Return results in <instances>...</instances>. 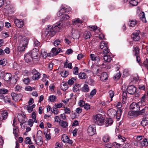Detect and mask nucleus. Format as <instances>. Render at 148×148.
<instances>
[{"mask_svg":"<svg viewBox=\"0 0 148 148\" xmlns=\"http://www.w3.org/2000/svg\"><path fill=\"white\" fill-rule=\"evenodd\" d=\"M60 22H59L53 25L52 27L48 26L43 35L47 39H50L55 35L56 32L60 31L61 29L60 27Z\"/></svg>","mask_w":148,"mask_h":148,"instance_id":"obj_1","label":"nucleus"},{"mask_svg":"<svg viewBox=\"0 0 148 148\" xmlns=\"http://www.w3.org/2000/svg\"><path fill=\"white\" fill-rule=\"evenodd\" d=\"M93 119L94 123L99 125H102L104 122V119L100 114L93 116Z\"/></svg>","mask_w":148,"mask_h":148,"instance_id":"obj_2","label":"nucleus"},{"mask_svg":"<svg viewBox=\"0 0 148 148\" xmlns=\"http://www.w3.org/2000/svg\"><path fill=\"white\" fill-rule=\"evenodd\" d=\"M18 40L19 42V44L27 46L29 40L25 36H22L21 35H19L18 37Z\"/></svg>","mask_w":148,"mask_h":148,"instance_id":"obj_3","label":"nucleus"},{"mask_svg":"<svg viewBox=\"0 0 148 148\" xmlns=\"http://www.w3.org/2000/svg\"><path fill=\"white\" fill-rule=\"evenodd\" d=\"M136 90V88L133 85H131L128 86L127 88V91L130 95L135 93Z\"/></svg>","mask_w":148,"mask_h":148,"instance_id":"obj_4","label":"nucleus"},{"mask_svg":"<svg viewBox=\"0 0 148 148\" xmlns=\"http://www.w3.org/2000/svg\"><path fill=\"white\" fill-rule=\"evenodd\" d=\"M95 127V126L94 125H91L88 127L87 132L90 136L92 135L95 133L96 132Z\"/></svg>","mask_w":148,"mask_h":148,"instance_id":"obj_5","label":"nucleus"},{"mask_svg":"<svg viewBox=\"0 0 148 148\" xmlns=\"http://www.w3.org/2000/svg\"><path fill=\"white\" fill-rule=\"evenodd\" d=\"M42 132L40 131H38L37 133V138L36 141H35L36 144L39 145H41L43 143V140L42 139L41 136L39 135V133H41Z\"/></svg>","mask_w":148,"mask_h":148,"instance_id":"obj_6","label":"nucleus"},{"mask_svg":"<svg viewBox=\"0 0 148 148\" xmlns=\"http://www.w3.org/2000/svg\"><path fill=\"white\" fill-rule=\"evenodd\" d=\"M62 140L64 143H67L69 144H72L73 141L71 140H70L67 136L66 135H63L61 138Z\"/></svg>","mask_w":148,"mask_h":148,"instance_id":"obj_7","label":"nucleus"},{"mask_svg":"<svg viewBox=\"0 0 148 148\" xmlns=\"http://www.w3.org/2000/svg\"><path fill=\"white\" fill-rule=\"evenodd\" d=\"M18 121L21 123L20 125L21 126H22L23 123L26 122V121L25 120L26 119L25 115L24 114H18Z\"/></svg>","mask_w":148,"mask_h":148,"instance_id":"obj_8","label":"nucleus"},{"mask_svg":"<svg viewBox=\"0 0 148 148\" xmlns=\"http://www.w3.org/2000/svg\"><path fill=\"white\" fill-rule=\"evenodd\" d=\"M1 74L3 78L6 81H8L11 79L12 75L11 73H3Z\"/></svg>","mask_w":148,"mask_h":148,"instance_id":"obj_9","label":"nucleus"},{"mask_svg":"<svg viewBox=\"0 0 148 148\" xmlns=\"http://www.w3.org/2000/svg\"><path fill=\"white\" fill-rule=\"evenodd\" d=\"M130 108L131 109H134V111H138L140 110V107L138 103H136L135 102H133L130 106Z\"/></svg>","mask_w":148,"mask_h":148,"instance_id":"obj_10","label":"nucleus"},{"mask_svg":"<svg viewBox=\"0 0 148 148\" xmlns=\"http://www.w3.org/2000/svg\"><path fill=\"white\" fill-rule=\"evenodd\" d=\"M14 23L18 28L22 27L24 25V22L22 20L16 19L14 20Z\"/></svg>","mask_w":148,"mask_h":148,"instance_id":"obj_11","label":"nucleus"},{"mask_svg":"<svg viewBox=\"0 0 148 148\" xmlns=\"http://www.w3.org/2000/svg\"><path fill=\"white\" fill-rule=\"evenodd\" d=\"M107 113L110 117L113 118L116 116V110L114 109L111 108L108 110Z\"/></svg>","mask_w":148,"mask_h":148,"instance_id":"obj_12","label":"nucleus"},{"mask_svg":"<svg viewBox=\"0 0 148 148\" xmlns=\"http://www.w3.org/2000/svg\"><path fill=\"white\" fill-rule=\"evenodd\" d=\"M138 115V112L135 111H130L128 113V116L130 118L136 117Z\"/></svg>","mask_w":148,"mask_h":148,"instance_id":"obj_13","label":"nucleus"},{"mask_svg":"<svg viewBox=\"0 0 148 148\" xmlns=\"http://www.w3.org/2000/svg\"><path fill=\"white\" fill-rule=\"evenodd\" d=\"M72 33V36L74 39H77L79 37L80 34L77 30H73Z\"/></svg>","mask_w":148,"mask_h":148,"instance_id":"obj_14","label":"nucleus"},{"mask_svg":"<svg viewBox=\"0 0 148 148\" xmlns=\"http://www.w3.org/2000/svg\"><path fill=\"white\" fill-rule=\"evenodd\" d=\"M33 73L35 72L32 77L33 80H36L38 79L40 77V73L39 72H37L35 69L33 70Z\"/></svg>","mask_w":148,"mask_h":148,"instance_id":"obj_15","label":"nucleus"},{"mask_svg":"<svg viewBox=\"0 0 148 148\" xmlns=\"http://www.w3.org/2000/svg\"><path fill=\"white\" fill-rule=\"evenodd\" d=\"M38 51L39 49H38L35 48L34 49L29 53L30 54V55L33 58H35V57L38 56Z\"/></svg>","mask_w":148,"mask_h":148,"instance_id":"obj_16","label":"nucleus"},{"mask_svg":"<svg viewBox=\"0 0 148 148\" xmlns=\"http://www.w3.org/2000/svg\"><path fill=\"white\" fill-rule=\"evenodd\" d=\"M8 112L6 110L3 111L0 116V121L5 120L8 117Z\"/></svg>","mask_w":148,"mask_h":148,"instance_id":"obj_17","label":"nucleus"},{"mask_svg":"<svg viewBox=\"0 0 148 148\" xmlns=\"http://www.w3.org/2000/svg\"><path fill=\"white\" fill-rule=\"evenodd\" d=\"M33 58L29 53L25 54L24 56V60L26 62H30L32 61Z\"/></svg>","mask_w":148,"mask_h":148,"instance_id":"obj_18","label":"nucleus"},{"mask_svg":"<svg viewBox=\"0 0 148 148\" xmlns=\"http://www.w3.org/2000/svg\"><path fill=\"white\" fill-rule=\"evenodd\" d=\"M11 95L12 97L13 100L15 101H17L19 100L21 97V94H17L14 92L12 93Z\"/></svg>","mask_w":148,"mask_h":148,"instance_id":"obj_19","label":"nucleus"},{"mask_svg":"<svg viewBox=\"0 0 148 148\" xmlns=\"http://www.w3.org/2000/svg\"><path fill=\"white\" fill-rule=\"evenodd\" d=\"M132 37L133 40L135 41H139L140 39L139 33L137 32L133 33L132 35Z\"/></svg>","mask_w":148,"mask_h":148,"instance_id":"obj_20","label":"nucleus"},{"mask_svg":"<svg viewBox=\"0 0 148 148\" xmlns=\"http://www.w3.org/2000/svg\"><path fill=\"white\" fill-rule=\"evenodd\" d=\"M90 58L92 60L96 61L97 62H99L100 60L99 56L96 54H91L90 55Z\"/></svg>","mask_w":148,"mask_h":148,"instance_id":"obj_21","label":"nucleus"},{"mask_svg":"<svg viewBox=\"0 0 148 148\" xmlns=\"http://www.w3.org/2000/svg\"><path fill=\"white\" fill-rule=\"evenodd\" d=\"M141 107H140V110H138L139 112H138L139 115L142 114L143 115H145L147 112H148V108L145 107L143 108L140 109Z\"/></svg>","mask_w":148,"mask_h":148,"instance_id":"obj_22","label":"nucleus"},{"mask_svg":"<svg viewBox=\"0 0 148 148\" xmlns=\"http://www.w3.org/2000/svg\"><path fill=\"white\" fill-rule=\"evenodd\" d=\"M68 11L66 10L65 8L64 7L63 5H62L60 10L57 13V15L59 16H61L63 15V13L67 12Z\"/></svg>","mask_w":148,"mask_h":148,"instance_id":"obj_23","label":"nucleus"},{"mask_svg":"<svg viewBox=\"0 0 148 148\" xmlns=\"http://www.w3.org/2000/svg\"><path fill=\"white\" fill-rule=\"evenodd\" d=\"M103 59L105 62H109L112 60V57L110 55H105L103 56Z\"/></svg>","mask_w":148,"mask_h":148,"instance_id":"obj_24","label":"nucleus"},{"mask_svg":"<svg viewBox=\"0 0 148 148\" xmlns=\"http://www.w3.org/2000/svg\"><path fill=\"white\" fill-rule=\"evenodd\" d=\"M140 142V144L141 147H143L144 146H147L148 144L147 139L146 138L143 139Z\"/></svg>","mask_w":148,"mask_h":148,"instance_id":"obj_25","label":"nucleus"},{"mask_svg":"<svg viewBox=\"0 0 148 148\" xmlns=\"http://www.w3.org/2000/svg\"><path fill=\"white\" fill-rule=\"evenodd\" d=\"M34 47H36L38 49L41 47L40 42L36 39L34 40Z\"/></svg>","mask_w":148,"mask_h":148,"instance_id":"obj_26","label":"nucleus"},{"mask_svg":"<svg viewBox=\"0 0 148 148\" xmlns=\"http://www.w3.org/2000/svg\"><path fill=\"white\" fill-rule=\"evenodd\" d=\"M84 38L86 39L89 38L91 36L90 32L89 31H85L83 34Z\"/></svg>","mask_w":148,"mask_h":148,"instance_id":"obj_27","label":"nucleus"},{"mask_svg":"<svg viewBox=\"0 0 148 148\" xmlns=\"http://www.w3.org/2000/svg\"><path fill=\"white\" fill-rule=\"evenodd\" d=\"M64 66L65 68H68L70 69L72 68V63H69L67 59L66 60L65 62L64 63Z\"/></svg>","mask_w":148,"mask_h":148,"instance_id":"obj_28","label":"nucleus"},{"mask_svg":"<svg viewBox=\"0 0 148 148\" xmlns=\"http://www.w3.org/2000/svg\"><path fill=\"white\" fill-rule=\"evenodd\" d=\"M113 123V120L111 118L107 119L105 122V125L106 127L110 126Z\"/></svg>","mask_w":148,"mask_h":148,"instance_id":"obj_29","label":"nucleus"},{"mask_svg":"<svg viewBox=\"0 0 148 148\" xmlns=\"http://www.w3.org/2000/svg\"><path fill=\"white\" fill-rule=\"evenodd\" d=\"M140 18L143 22L146 23L147 22L145 18V14L143 12H142L141 13H140Z\"/></svg>","mask_w":148,"mask_h":148,"instance_id":"obj_30","label":"nucleus"},{"mask_svg":"<svg viewBox=\"0 0 148 148\" xmlns=\"http://www.w3.org/2000/svg\"><path fill=\"white\" fill-rule=\"evenodd\" d=\"M59 124L62 127L64 128H66L68 126V123L62 120L60 121Z\"/></svg>","mask_w":148,"mask_h":148,"instance_id":"obj_31","label":"nucleus"},{"mask_svg":"<svg viewBox=\"0 0 148 148\" xmlns=\"http://www.w3.org/2000/svg\"><path fill=\"white\" fill-rule=\"evenodd\" d=\"M141 125L143 126H145L148 125V118H143L141 122Z\"/></svg>","mask_w":148,"mask_h":148,"instance_id":"obj_32","label":"nucleus"},{"mask_svg":"<svg viewBox=\"0 0 148 148\" xmlns=\"http://www.w3.org/2000/svg\"><path fill=\"white\" fill-rule=\"evenodd\" d=\"M82 91L85 92H87L89 91L88 86L86 84H84L82 88Z\"/></svg>","mask_w":148,"mask_h":148,"instance_id":"obj_33","label":"nucleus"},{"mask_svg":"<svg viewBox=\"0 0 148 148\" xmlns=\"http://www.w3.org/2000/svg\"><path fill=\"white\" fill-rule=\"evenodd\" d=\"M27 48V46L19 44V46L18 47V50L20 52L24 51L26 48Z\"/></svg>","mask_w":148,"mask_h":148,"instance_id":"obj_34","label":"nucleus"},{"mask_svg":"<svg viewBox=\"0 0 148 148\" xmlns=\"http://www.w3.org/2000/svg\"><path fill=\"white\" fill-rule=\"evenodd\" d=\"M50 53H47L46 51L42 50L41 51V55L45 59L47 56H51Z\"/></svg>","mask_w":148,"mask_h":148,"instance_id":"obj_35","label":"nucleus"},{"mask_svg":"<svg viewBox=\"0 0 148 148\" xmlns=\"http://www.w3.org/2000/svg\"><path fill=\"white\" fill-rule=\"evenodd\" d=\"M145 96H143L141 98L140 101L138 102V105L140 107V106H144L146 104V102L145 101Z\"/></svg>","mask_w":148,"mask_h":148,"instance_id":"obj_36","label":"nucleus"},{"mask_svg":"<svg viewBox=\"0 0 148 148\" xmlns=\"http://www.w3.org/2000/svg\"><path fill=\"white\" fill-rule=\"evenodd\" d=\"M108 76L106 73H103L100 77V79L101 80L104 81L107 79Z\"/></svg>","mask_w":148,"mask_h":148,"instance_id":"obj_37","label":"nucleus"},{"mask_svg":"<svg viewBox=\"0 0 148 148\" xmlns=\"http://www.w3.org/2000/svg\"><path fill=\"white\" fill-rule=\"evenodd\" d=\"M85 82L91 86H94L95 84L94 80L90 77L87 80H86Z\"/></svg>","mask_w":148,"mask_h":148,"instance_id":"obj_38","label":"nucleus"},{"mask_svg":"<svg viewBox=\"0 0 148 148\" xmlns=\"http://www.w3.org/2000/svg\"><path fill=\"white\" fill-rule=\"evenodd\" d=\"M81 86L80 84H76L73 87V90L74 92H76L77 91L79 90V88Z\"/></svg>","mask_w":148,"mask_h":148,"instance_id":"obj_39","label":"nucleus"},{"mask_svg":"<svg viewBox=\"0 0 148 148\" xmlns=\"http://www.w3.org/2000/svg\"><path fill=\"white\" fill-rule=\"evenodd\" d=\"M110 137L108 135L105 134L103 137V141L105 143H107L109 141Z\"/></svg>","mask_w":148,"mask_h":148,"instance_id":"obj_40","label":"nucleus"},{"mask_svg":"<svg viewBox=\"0 0 148 148\" xmlns=\"http://www.w3.org/2000/svg\"><path fill=\"white\" fill-rule=\"evenodd\" d=\"M1 98H3L4 99V101L6 103H10L11 102L10 99L8 96H6L5 97L2 95L1 96Z\"/></svg>","mask_w":148,"mask_h":148,"instance_id":"obj_41","label":"nucleus"},{"mask_svg":"<svg viewBox=\"0 0 148 148\" xmlns=\"http://www.w3.org/2000/svg\"><path fill=\"white\" fill-rule=\"evenodd\" d=\"M137 24V21L136 20H131L130 21L128 24L130 27H134Z\"/></svg>","mask_w":148,"mask_h":148,"instance_id":"obj_42","label":"nucleus"},{"mask_svg":"<svg viewBox=\"0 0 148 148\" xmlns=\"http://www.w3.org/2000/svg\"><path fill=\"white\" fill-rule=\"evenodd\" d=\"M70 16L67 14H64L62 15L60 18V21H62L69 19Z\"/></svg>","mask_w":148,"mask_h":148,"instance_id":"obj_43","label":"nucleus"},{"mask_svg":"<svg viewBox=\"0 0 148 148\" xmlns=\"http://www.w3.org/2000/svg\"><path fill=\"white\" fill-rule=\"evenodd\" d=\"M133 51L134 53V56H138L139 53V49L137 47H133Z\"/></svg>","mask_w":148,"mask_h":148,"instance_id":"obj_44","label":"nucleus"},{"mask_svg":"<svg viewBox=\"0 0 148 148\" xmlns=\"http://www.w3.org/2000/svg\"><path fill=\"white\" fill-rule=\"evenodd\" d=\"M107 44L105 41H102L100 44V47L101 49H103L104 47H107Z\"/></svg>","mask_w":148,"mask_h":148,"instance_id":"obj_45","label":"nucleus"},{"mask_svg":"<svg viewBox=\"0 0 148 148\" xmlns=\"http://www.w3.org/2000/svg\"><path fill=\"white\" fill-rule=\"evenodd\" d=\"M60 74L61 75L62 77H66L68 76L69 75V73L66 71H63L61 72Z\"/></svg>","mask_w":148,"mask_h":148,"instance_id":"obj_46","label":"nucleus"},{"mask_svg":"<svg viewBox=\"0 0 148 148\" xmlns=\"http://www.w3.org/2000/svg\"><path fill=\"white\" fill-rule=\"evenodd\" d=\"M25 142L26 144H28L29 145H31L32 144V142L31 141L30 138L29 137H27L25 138Z\"/></svg>","mask_w":148,"mask_h":148,"instance_id":"obj_47","label":"nucleus"},{"mask_svg":"<svg viewBox=\"0 0 148 148\" xmlns=\"http://www.w3.org/2000/svg\"><path fill=\"white\" fill-rule=\"evenodd\" d=\"M142 65L143 66L146 67L148 70V59H146L143 63L142 64Z\"/></svg>","mask_w":148,"mask_h":148,"instance_id":"obj_48","label":"nucleus"},{"mask_svg":"<svg viewBox=\"0 0 148 148\" xmlns=\"http://www.w3.org/2000/svg\"><path fill=\"white\" fill-rule=\"evenodd\" d=\"M129 2L133 6L136 5L138 4V3L135 0H129Z\"/></svg>","mask_w":148,"mask_h":148,"instance_id":"obj_49","label":"nucleus"},{"mask_svg":"<svg viewBox=\"0 0 148 148\" xmlns=\"http://www.w3.org/2000/svg\"><path fill=\"white\" fill-rule=\"evenodd\" d=\"M82 23V21L79 18L75 19L73 21V24H76Z\"/></svg>","mask_w":148,"mask_h":148,"instance_id":"obj_50","label":"nucleus"},{"mask_svg":"<svg viewBox=\"0 0 148 148\" xmlns=\"http://www.w3.org/2000/svg\"><path fill=\"white\" fill-rule=\"evenodd\" d=\"M8 91V90L7 89L4 88L0 89V93L1 94H7Z\"/></svg>","mask_w":148,"mask_h":148,"instance_id":"obj_51","label":"nucleus"},{"mask_svg":"<svg viewBox=\"0 0 148 148\" xmlns=\"http://www.w3.org/2000/svg\"><path fill=\"white\" fill-rule=\"evenodd\" d=\"M29 106V105H26L25 106V108L28 111L29 113H30L32 111L33 109H32V108Z\"/></svg>","mask_w":148,"mask_h":148,"instance_id":"obj_52","label":"nucleus"},{"mask_svg":"<svg viewBox=\"0 0 148 148\" xmlns=\"http://www.w3.org/2000/svg\"><path fill=\"white\" fill-rule=\"evenodd\" d=\"M140 142L136 140L134 141V147L135 148H136L137 147H140Z\"/></svg>","mask_w":148,"mask_h":148,"instance_id":"obj_53","label":"nucleus"},{"mask_svg":"<svg viewBox=\"0 0 148 148\" xmlns=\"http://www.w3.org/2000/svg\"><path fill=\"white\" fill-rule=\"evenodd\" d=\"M79 77H80L82 79H85L86 77V74L84 73H79Z\"/></svg>","mask_w":148,"mask_h":148,"instance_id":"obj_54","label":"nucleus"},{"mask_svg":"<svg viewBox=\"0 0 148 148\" xmlns=\"http://www.w3.org/2000/svg\"><path fill=\"white\" fill-rule=\"evenodd\" d=\"M76 79L74 78H72L69 79L68 81V83L70 85H72L74 83V81Z\"/></svg>","mask_w":148,"mask_h":148,"instance_id":"obj_55","label":"nucleus"},{"mask_svg":"<svg viewBox=\"0 0 148 148\" xmlns=\"http://www.w3.org/2000/svg\"><path fill=\"white\" fill-rule=\"evenodd\" d=\"M85 104V102L83 100H80L78 102L79 105L81 107H84Z\"/></svg>","mask_w":148,"mask_h":148,"instance_id":"obj_56","label":"nucleus"},{"mask_svg":"<svg viewBox=\"0 0 148 148\" xmlns=\"http://www.w3.org/2000/svg\"><path fill=\"white\" fill-rule=\"evenodd\" d=\"M56 98V97L53 95H51L49 97V100L51 102H53L54 101Z\"/></svg>","mask_w":148,"mask_h":148,"instance_id":"obj_57","label":"nucleus"},{"mask_svg":"<svg viewBox=\"0 0 148 148\" xmlns=\"http://www.w3.org/2000/svg\"><path fill=\"white\" fill-rule=\"evenodd\" d=\"M118 138L122 142H124L126 140V138L125 137L120 135L118 136Z\"/></svg>","mask_w":148,"mask_h":148,"instance_id":"obj_58","label":"nucleus"},{"mask_svg":"<svg viewBox=\"0 0 148 148\" xmlns=\"http://www.w3.org/2000/svg\"><path fill=\"white\" fill-rule=\"evenodd\" d=\"M121 75L120 73V71H119L114 76L115 80H117L119 79L121 77Z\"/></svg>","mask_w":148,"mask_h":148,"instance_id":"obj_59","label":"nucleus"},{"mask_svg":"<svg viewBox=\"0 0 148 148\" xmlns=\"http://www.w3.org/2000/svg\"><path fill=\"white\" fill-rule=\"evenodd\" d=\"M64 110L65 114H69L71 113L70 109L67 107L64 108Z\"/></svg>","mask_w":148,"mask_h":148,"instance_id":"obj_60","label":"nucleus"},{"mask_svg":"<svg viewBox=\"0 0 148 148\" xmlns=\"http://www.w3.org/2000/svg\"><path fill=\"white\" fill-rule=\"evenodd\" d=\"M78 68L77 67H74L73 68V74L75 75H77L78 74Z\"/></svg>","mask_w":148,"mask_h":148,"instance_id":"obj_61","label":"nucleus"},{"mask_svg":"<svg viewBox=\"0 0 148 148\" xmlns=\"http://www.w3.org/2000/svg\"><path fill=\"white\" fill-rule=\"evenodd\" d=\"M15 90L17 92H20L22 90V87L19 85L16 86L15 88Z\"/></svg>","mask_w":148,"mask_h":148,"instance_id":"obj_62","label":"nucleus"},{"mask_svg":"<svg viewBox=\"0 0 148 148\" xmlns=\"http://www.w3.org/2000/svg\"><path fill=\"white\" fill-rule=\"evenodd\" d=\"M110 52L109 49L107 47H106L103 50V53L104 54L106 55L107 54Z\"/></svg>","mask_w":148,"mask_h":148,"instance_id":"obj_63","label":"nucleus"},{"mask_svg":"<svg viewBox=\"0 0 148 148\" xmlns=\"http://www.w3.org/2000/svg\"><path fill=\"white\" fill-rule=\"evenodd\" d=\"M33 123L34 121L32 119H30L27 121L28 124L30 127H32L33 126Z\"/></svg>","mask_w":148,"mask_h":148,"instance_id":"obj_64","label":"nucleus"}]
</instances>
